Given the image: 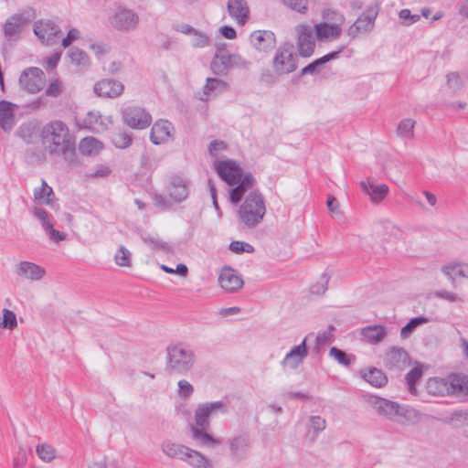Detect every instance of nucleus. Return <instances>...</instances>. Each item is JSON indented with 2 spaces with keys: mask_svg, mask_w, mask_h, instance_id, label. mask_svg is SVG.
Returning <instances> with one entry per match:
<instances>
[{
  "mask_svg": "<svg viewBox=\"0 0 468 468\" xmlns=\"http://www.w3.org/2000/svg\"><path fill=\"white\" fill-rule=\"evenodd\" d=\"M53 194L52 188L47 184L45 180H42V185L39 188L34 190L35 200L40 204H49V197Z\"/></svg>",
  "mask_w": 468,
  "mask_h": 468,
  "instance_id": "37998d69",
  "label": "nucleus"
},
{
  "mask_svg": "<svg viewBox=\"0 0 468 468\" xmlns=\"http://www.w3.org/2000/svg\"><path fill=\"white\" fill-rule=\"evenodd\" d=\"M231 68V58L230 55L216 54L211 61L210 69L216 75H221L228 71Z\"/></svg>",
  "mask_w": 468,
  "mask_h": 468,
  "instance_id": "f704fd0d",
  "label": "nucleus"
},
{
  "mask_svg": "<svg viewBox=\"0 0 468 468\" xmlns=\"http://www.w3.org/2000/svg\"><path fill=\"white\" fill-rule=\"evenodd\" d=\"M17 276L32 282L40 281L46 274V270L31 261H21L16 267Z\"/></svg>",
  "mask_w": 468,
  "mask_h": 468,
  "instance_id": "b1692460",
  "label": "nucleus"
},
{
  "mask_svg": "<svg viewBox=\"0 0 468 468\" xmlns=\"http://www.w3.org/2000/svg\"><path fill=\"white\" fill-rule=\"evenodd\" d=\"M441 272L456 287L459 278L468 279V264L462 261H451L441 267Z\"/></svg>",
  "mask_w": 468,
  "mask_h": 468,
  "instance_id": "393cba45",
  "label": "nucleus"
},
{
  "mask_svg": "<svg viewBox=\"0 0 468 468\" xmlns=\"http://www.w3.org/2000/svg\"><path fill=\"white\" fill-rule=\"evenodd\" d=\"M166 370L175 374L189 372L196 363L195 352L186 346L175 345L166 348Z\"/></svg>",
  "mask_w": 468,
  "mask_h": 468,
  "instance_id": "7ed1b4c3",
  "label": "nucleus"
},
{
  "mask_svg": "<svg viewBox=\"0 0 468 468\" xmlns=\"http://www.w3.org/2000/svg\"><path fill=\"white\" fill-rule=\"evenodd\" d=\"M255 184V178L250 173L242 176L241 179L238 184L232 186L233 187L229 191V200L232 204H238L245 192L252 188Z\"/></svg>",
  "mask_w": 468,
  "mask_h": 468,
  "instance_id": "cd10ccee",
  "label": "nucleus"
},
{
  "mask_svg": "<svg viewBox=\"0 0 468 468\" xmlns=\"http://www.w3.org/2000/svg\"><path fill=\"white\" fill-rule=\"evenodd\" d=\"M46 83L43 70L37 67H30L23 70L19 77V84L28 93L35 94L40 91Z\"/></svg>",
  "mask_w": 468,
  "mask_h": 468,
  "instance_id": "6e6552de",
  "label": "nucleus"
},
{
  "mask_svg": "<svg viewBox=\"0 0 468 468\" xmlns=\"http://www.w3.org/2000/svg\"><path fill=\"white\" fill-rule=\"evenodd\" d=\"M161 449L162 452L169 458L177 459L184 462L187 457V452H189L190 448L183 444L166 440L163 441Z\"/></svg>",
  "mask_w": 468,
  "mask_h": 468,
  "instance_id": "2f4dec72",
  "label": "nucleus"
},
{
  "mask_svg": "<svg viewBox=\"0 0 468 468\" xmlns=\"http://www.w3.org/2000/svg\"><path fill=\"white\" fill-rule=\"evenodd\" d=\"M16 134L22 138L27 144H30L33 138V128L30 124L23 123L16 130Z\"/></svg>",
  "mask_w": 468,
  "mask_h": 468,
  "instance_id": "4d7b16f0",
  "label": "nucleus"
},
{
  "mask_svg": "<svg viewBox=\"0 0 468 468\" xmlns=\"http://www.w3.org/2000/svg\"><path fill=\"white\" fill-rule=\"evenodd\" d=\"M308 356L306 338L298 346H293L281 362L283 368L296 369L303 360Z\"/></svg>",
  "mask_w": 468,
  "mask_h": 468,
  "instance_id": "4be33fe9",
  "label": "nucleus"
},
{
  "mask_svg": "<svg viewBox=\"0 0 468 468\" xmlns=\"http://www.w3.org/2000/svg\"><path fill=\"white\" fill-rule=\"evenodd\" d=\"M266 213L265 200L258 190L250 191L239 208L238 217L248 228H255L263 219Z\"/></svg>",
  "mask_w": 468,
  "mask_h": 468,
  "instance_id": "f03ea898",
  "label": "nucleus"
},
{
  "mask_svg": "<svg viewBox=\"0 0 468 468\" xmlns=\"http://www.w3.org/2000/svg\"><path fill=\"white\" fill-rule=\"evenodd\" d=\"M229 250L232 252L238 253V254H240V253H243V252L251 253V252L254 251V248H253L252 245H250V244H249L247 242L239 241V240L232 241L229 244Z\"/></svg>",
  "mask_w": 468,
  "mask_h": 468,
  "instance_id": "6e6d98bb",
  "label": "nucleus"
},
{
  "mask_svg": "<svg viewBox=\"0 0 468 468\" xmlns=\"http://www.w3.org/2000/svg\"><path fill=\"white\" fill-rule=\"evenodd\" d=\"M429 320L430 319L428 317H424V316H417V317L411 318L409 321V323L401 328V330H400L401 338L402 339L409 338L417 327L428 323Z\"/></svg>",
  "mask_w": 468,
  "mask_h": 468,
  "instance_id": "a19ab883",
  "label": "nucleus"
},
{
  "mask_svg": "<svg viewBox=\"0 0 468 468\" xmlns=\"http://www.w3.org/2000/svg\"><path fill=\"white\" fill-rule=\"evenodd\" d=\"M17 325L16 315L13 311L8 309L3 310V317H0V326L3 328L13 330Z\"/></svg>",
  "mask_w": 468,
  "mask_h": 468,
  "instance_id": "de8ad7c7",
  "label": "nucleus"
},
{
  "mask_svg": "<svg viewBox=\"0 0 468 468\" xmlns=\"http://www.w3.org/2000/svg\"><path fill=\"white\" fill-rule=\"evenodd\" d=\"M167 191L175 202L181 203L189 195V183L183 177L173 176L167 185Z\"/></svg>",
  "mask_w": 468,
  "mask_h": 468,
  "instance_id": "5701e85b",
  "label": "nucleus"
},
{
  "mask_svg": "<svg viewBox=\"0 0 468 468\" xmlns=\"http://www.w3.org/2000/svg\"><path fill=\"white\" fill-rule=\"evenodd\" d=\"M218 283L226 292H233L242 287L243 280L235 270L230 267H225L221 270L218 276Z\"/></svg>",
  "mask_w": 468,
  "mask_h": 468,
  "instance_id": "aec40b11",
  "label": "nucleus"
},
{
  "mask_svg": "<svg viewBox=\"0 0 468 468\" xmlns=\"http://www.w3.org/2000/svg\"><path fill=\"white\" fill-rule=\"evenodd\" d=\"M408 352L399 346L389 347L383 357L384 366L389 370L401 371L409 365Z\"/></svg>",
  "mask_w": 468,
  "mask_h": 468,
  "instance_id": "4468645a",
  "label": "nucleus"
},
{
  "mask_svg": "<svg viewBox=\"0 0 468 468\" xmlns=\"http://www.w3.org/2000/svg\"><path fill=\"white\" fill-rule=\"evenodd\" d=\"M415 121L410 118L403 119L397 128V134L405 139H411L414 135Z\"/></svg>",
  "mask_w": 468,
  "mask_h": 468,
  "instance_id": "79ce46f5",
  "label": "nucleus"
},
{
  "mask_svg": "<svg viewBox=\"0 0 468 468\" xmlns=\"http://www.w3.org/2000/svg\"><path fill=\"white\" fill-rule=\"evenodd\" d=\"M227 8L229 16L239 25H244L250 14L246 0H229Z\"/></svg>",
  "mask_w": 468,
  "mask_h": 468,
  "instance_id": "c85d7f7f",
  "label": "nucleus"
},
{
  "mask_svg": "<svg viewBox=\"0 0 468 468\" xmlns=\"http://www.w3.org/2000/svg\"><path fill=\"white\" fill-rule=\"evenodd\" d=\"M329 355L333 356L339 364L343 366H349L351 361L348 358L346 353L337 347H331L329 350Z\"/></svg>",
  "mask_w": 468,
  "mask_h": 468,
  "instance_id": "13d9d810",
  "label": "nucleus"
},
{
  "mask_svg": "<svg viewBox=\"0 0 468 468\" xmlns=\"http://www.w3.org/2000/svg\"><path fill=\"white\" fill-rule=\"evenodd\" d=\"M368 402L379 416L398 423H403L417 416L416 410L384 398L371 397Z\"/></svg>",
  "mask_w": 468,
  "mask_h": 468,
  "instance_id": "20e7f679",
  "label": "nucleus"
},
{
  "mask_svg": "<svg viewBox=\"0 0 468 468\" xmlns=\"http://www.w3.org/2000/svg\"><path fill=\"white\" fill-rule=\"evenodd\" d=\"M250 40L257 50L264 53L272 50L276 45L275 35L269 30H256L252 32Z\"/></svg>",
  "mask_w": 468,
  "mask_h": 468,
  "instance_id": "6ab92c4d",
  "label": "nucleus"
},
{
  "mask_svg": "<svg viewBox=\"0 0 468 468\" xmlns=\"http://www.w3.org/2000/svg\"><path fill=\"white\" fill-rule=\"evenodd\" d=\"M36 18L35 10L32 7H27L19 13L14 14L8 17L4 25V34L7 39H13L18 37L24 27L28 25Z\"/></svg>",
  "mask_w": 468,
  "mask_h": 468,
  "instance_id": "423d86ee",
  "label": "nucleus"
},
{
  "mask_svg": "<svg viewBox=\"0 0 468 468\" xmlns=\"http://www.w3.org/2000/svg\"><path fill=\"white\" fill-rule=\"evenodd\" d=\"M297 46L299 55L304 58L310 57L313 55L315 48V42L311 27L308 26H300L297 28Z\"/></svg>",
  "mask_w": 468,
  "mask_h": 468,
  "instance_id": "a211bd4d",
  "label": "nucleus"
},
{
  "mask_svg": "<svg viewBox=\"0 0 468 468\" xmlns=\"http://www.w3.org/2000/svg\"><path fill=\"white\" fill-rule=\"evenodd\" d=\"M360 188L363 193L370 197V200L375 203H380L388 195L389 188L386 184L376 185L370 180L362 181Z\"/></svg>",
  "mask_w": 468,
  "mask_h": 468,
  "instance_id": "bb28decb",
  "label": "nucleus"
},
{
  "mask_svg": "<svg viewBox=\"0 0 468 468\" xmlns=\"http://www.w3.org/2000/svg\"><path fill=\"white\" fill-rule=\"evenodd\" d=\"M174 126L166 120H159L154 123L150 132V140L154 144H162L173 139Z\"/></svg>",
  "mask_w": 468,
  "mask_h": 468,
  "instance_id": "dca6fc26",
  "label": "nucleus"
},
{
  "mask_svg": "<svg viewBox=\"0 0 468 468\" xmlns=\"http://www.w3.org/2000/svg\"><path fill=\"white\" fill-rule=\"evenodd\" d=\"M186 463H187L193 468H211L212 465L209 460L201 454L199 452L189 449L187 452V457L185 459Z\"/></svg>",
  "mask_w": 468,
  "mask_h": 468,
  "instance_id": "e433bc0d",
  "label": "nucleus"
},
{
  "mask_svg": "<svg viewBox=\"0 0 468 468\" xmlns=\"http://www.w3.org/2000/svg\"><path fill=\"white\" fill-rule=\"evenodd\" d=\"M117 265L128 267L131 265V252L123 246H121L114 256Z\"/></svg>",
  "mask_w": 468,
  "mask_h": 468,
  "instance_id": "8fccbe9b",
  "label": "nucleus"
},
{
  "mask_svg": "<svg viewBox=\"0 0 468 468\" xmlns=\"http://www.w3.org/2000/svg\"><path fill=\"white\" fill-rule=\"evenodd\" d=\"M230 455L234 460L241 461L248 457L250 448V438L248 434L242 433L229 439V441Z\"/></svg>",
  "mask_w": 468,
  "mask_h": 468,
  "instance_id": "f3484780",
  "label": "nucleus"
},
{
  "mask_svg": "<svg viewBox=\"0 0 468 468\" xmlns=\"http://www.w3.org/2000/svg\"><path fill=\"white\" fill-rule=\"evenodd\" d=\"M37 453L45 462H50L55 458V450L48 444L37 445Z\"/></svg>",
  "mask_w": 468,
  "mask_h": 468,
  "instance_id": "3c124183",
  "label": "nucleus"
},
{
  "mask_svg": "<svg viewBox=\"0 0 468 468\" xmlns=\"http://www.w3.org/2000/svg\"><path fill=\"white\" fill-rule=\"evenodd\" d=\"M178 394L183 399H188L194 393L193 386L186 379L179 380L177 383Z\"/></svg>",
  "mask_w": 468,
  "mask_h": 468,
  "instance_id": "680f3d73",
  "label": "nucleus"
},
{
  "mask_svg": "<svg viewBox=\"0 0 468 468\" xmlns=\"http://www.w3.org/2000/svg\"><path fill=\"white\" fill-rule=\"evenodd\" d=\"M435 297L446 300L450 303H462L463 299L460 295L447 290H439L434 292Z\"/></svg>",
  "mask_w": 468,
  "mask_h": 468,
  "instance_id": "052dcab7",
  "label": "nucleus"
},
{
  "mask_svg": "<svg viewBox=\"0 0 468 468\" xmlns=\"http://www.w3.org/2000/svg\"><path fill=\"white\" fill-rule=\"evenodd\" d=\"M378 11L376 6H369L347 29V35L356 38L358 34L373 30Z\"/></svg>",
  "mask_w": 468,
  "mask_h": 468,
  "instance_id": "1a4fd4ad",
  "label": "nucleus"
},
{
  "mask_svg": "<svg viewBox=\"0 0 468 468\" xmlns=\"http://www.w3.org/2000/svg\"><path fill=\"white\" fill-rule=\"evenodd\" d=\"M63 86L60 80H55L51 81L46 90V95L52 98H58L61 95Z\"/></svg>",
  "mask_w": 468,
  "mask_h": 468,
  "instance_id": "e2e57ef3",
  "label": "nucleus"
},
{
  "mask_svg": "<svg viewBox=\"0 0 468 468\" xmlns=\"http://www.w3.org/2000/svg\"><path fill=\"white\" fill-rule=\"evenodd\" d=\"M207 428L190 425L191 438L197 447L214 448L219 444V441L206 431Z\"/></svg>",
  "mask_w": 468,
  "mask_h": 468,
  "instance_id": "c756f323",
  "label": "nucleus"
},
{
  "mask_svg": "<svg viewBox=\"0 0 468 468\" xmlns=\"http://www.w3.org/2000/svg\"><path fill=\"white\" fill-rule=\"evenodd\" d=\"M314 32L319 41H333L342 34V28L337 25H331L328 22H323L314 26Z\"/></svg>",
  "mask_w": 468,
  "mask_h": 468,
  "instance_id": "7c9ffc66",
  "label": "nucleus"
},
{
  "mask_svg": "<svg viewBox=\"0 0 468 468\" xmlns=\"http://www.w3.org/2000/svg\"><path fill=\"white\" fill-rule=\"evenodd\" d=\"M124 86L118 80L103 79L98 81L93 88L96 95L103 98H117L122 94Z\"/></svg>",
  "mask_w": 468,
  "mask_h": 468,
  "instance_id": "412c9836",
  "label": "nucleus"
},
{
  "mask_svg": "<svg viewBox=\"0 0 468 468\" xmlns=\"http://www.w3.org/2000/svg\"><path fill=\"white\" fill-rule=\"evenodd\" d=\"M297 60L292 44L283 43L277 48L272 58L273 71L279 76L292 73L297 69Z\"/></svg>",
  "mask_w": 468,
  "mask_h": 468,
  "instance_id": "39448f33",
  "label": "nucleus"
},
{
  "mask_svg": "<svg viewBox=\"0 0 468 468\" xmlns=\"http://www.w3.org/2000/svg\"><path fill=\"white\" fill-rule=\"evenodd\" d=\"M324 65L321 58H317L312 63L308 64L306 67L302 69V75H314L320 72V68Z\"/></svg>",
  "mask_w": 468,
  "mask_h": 468,
  "instance_id": "774afa93",
  "label": "nucleus"
},
{
  "mask_svg": "<svg viewBox=\"0 0 468 468\" xmlns=\"http://www.w3.org/2000/svg\"><path fill=\"white\" fill-rule=\"evenodd\" d=\"M362 339L370 344L377 345L387 336V330L383 325H368L361 330Z\"/></svg>",
  "mask_w": 468,
  "mask_h": 468,
  "instance_id": "473e14b6",
  "label": "nucleus"
},
{
  "mask_svg": "<svg viewBox=\"0 0 468 468\" xmlns=\"http://www.w3.org/2000/svg\"><path fill=\"white\" fill-rule=\"evenodd\" d=\"M329 278L326 274H322L316 283L313 284L310 291L313 294L321 295L325 292L328 288Z\"/></svg>",
  "mask_w": 468,
  "mask_h": 468,
  "instance_id": "603ef678",
  "label": "nucleus"
},
{
  "mask_svg": "<svg viewBox=\"0 0 468 468\" xmlns=\"http://www.w3.org/2000/svg\"><path fill=\"white\" fill-rule=\"evenodd\" d=\"M44 230L48 234L49 239L55 242L62 241L66 239V234L59 230L55 229L53 223H51L50 225H47V228L44 229Z\"/></svg>",
  "mask_w": 468,
  "mask_h": 468,
  "instance_id": "338daca9",
  "label": "nucleus"
},
{
  "mask_svg": "<svg viewBox=\"0 0 468 468\" xmlns=\"http://www.w3.org/2000/svg\"><path fill=\"white\" fill-rule=\"evenodd\" d=\"M112 142L117 148L125 149L132 144L133 137L127 132L119 131L112 133Z\"/></svg>",
  "mask_w": 468,
  "mask_h": 468,
  "instance_id": "c03bdc74",
  "label": "nucleus"
},
{
  "mask_svg": "<svg viewBox=\"0 0 468 468\" xmlns=\"http://www.w3.org/2000/svg\"><path fill=\"white\" fill-rule=\"evenodd\" d=\"M102 144L94 137L83 138L79 145L80 152L84 155H96L102 149Z\"/></svg>",
  "mask_w": 468,
  "mask_h": 468,
  "instance_id": "c9c22d12",
  "label": "nucleus"
},
{
  "mask_svg": "<svg viewBox=\"0 0 468 468\" xmlns=\"http://www.w3.org/2000/svg\"><path fill=\"white\" fill-rule=\"evenodd\" d=\"M429 394L433 396H448L449 388L446 378H430L426 386Z\"/></svg>",
  "mask_w": 468,
  "mask_h": 468,
  "instance_id": "72a5a7b5",
  "label": "nucleus"
},
{
  "mask_svg": "<svg viewBox=\"0 0 468 468\" xmlns=\"http://www.w3.org/2000/svg\"><path fill=\"white\" fill-rule=\"evenodd\" d=\"M334 330L335 326L333 324H329L327 330L319 332L316 336V344L324 345L330 342L333 338L332 333Z\"/></svg>",
  "mask_w": 468,
  "mask_h": 468,
  "instance_id": "0e129e2a",
  "label": "nucleus"
},
{
  "mask_svg": "<svg viewBox=\"0 0 468 468\" xmlns=\"http://www.w3.org/2000/svg\"><path fill=\"white\" fill-rule=\"evenodd\" d=\"M17 105L7 101H0V128L9 133L16 124L15 110Z\"/></svg>",
  "mask_w": 468,
  "mask_h": 468,
  "instance_id": "a878e982",
  "label": "nucleus"
},
{
  "mask_svg": "<svg viewBox=\"0 0 468 468\" xmlns=\"http://www.w3.org/2000/svg\"><path fill=\"white\" fill-rule=\"evenodd\" d=\"M218 412L222 414L228 413V406L222 400L198 404L195 410L194 426L200 428H209L210 417Z\"/></svg>",
  "mask_w": 468,
  "mask_h": 468,
  "instance_id": "0eeeda50",
  "label": "nucleus"
},
{
  "mask_svg": "<svg viewBox=\"0 0 468 468\" xmlns=\"http://www.w3.org/2000/svg\"><path fill=\"white\" fill-rule=\"evenodd\" d=\"M215 169L219 177L229 186L238 184L243 176L242 168L237 162L230 159L216 162Z\"/></svg>",
  "mask_w": 468,
  "mask_h": 468,
  "instance_id": "9b49d317",
  "label": "nucleus"
},
{
  "mask_svg": "<svg viewBox=\"0 0 468 468\" xmlns=\"http://www.w3.org/2000/svg\"><path fill=\"white\" fill-rule=\"evenodd\" d=\"M448 396L468 400V376L460 373H451L447 376Z\"/></svg>",
  "mask_w": 468,
  "mask_h": 468,
  "instance_id": "2eb2a0df",
  "label": "nucleus"
},
{
  "mask_svg": "<svg viewBox=\"0 0 468 468\" xmlns=\"http://www.w3.org/2000/svg\"><path fill=\"white\" fill-rule=\"evenodd\" d=\"M326 427V421L321 416H311L309 418L307 436L314 441L318 434L322 432Z\"/></svg>",
  "mask_w": 468,
  "mask_h": 468,
  "instance_id": "58836bf2",
  "label": "nucleus"
},
{
  "mask_svg": "<svg viewBox=\"0 0 468 468\" xmlns=\"http://www.w3.org/2000/svg\"><path fill=\"white\" fill-rule=\"evenodd\" d=\"M422 370L420 367H413L406 375V381L409 386V390L411 394L417 393L416 382L421 378Z\"/></svg>",
  "mask_w": 468,
  "mask_h": 468,
  "instance_id": "49530a36",
  "label": "nucleus"
},
{
  "mask_svg": "<svg viewBox=\"0 0 468 468\" xmlns=\"http://www.w3.org/2000/svg\"><path fill=\"white\" fill-rule=\"evenodd\" d=\"M85 122L89 125H100V126L102 127V129H106L107 128V124H105L103 122L102 117H101V115L100 114L99 112H90L87 114Z\"/></svg>",
  "mask_w": 468,
  "mask_h": 468,
  "instance_id": "69168bd1",
  "label": "nucleus"
},
{
  "mask_svg": "<svg viewBox=\"0 0 468 468\" xmlns=\"http://www.w3.org/2000/svg\"><path fill=\"white\" fill-rule=\"evenodd\" d=\"M68 56L71 63L80 69L87 68L90 65V58L87 53L78 48H70Z\"/></svg>",
  "mask_w": 468,
  "mask_h": 468,
  "instance_id": "ea45409f",
  "label": "nucleus"
},
{
  "mask_svg": "<svg viewBox=\"0 0 468 468\" xmlns=\"http://www.w3.org/2000/svg\"><path fill=\"white\" fill-rule=\"evenodd\" d=\"M466 76H460L457 72H452L447 75V84L453 91L460 90L466 80Z\"/></svg>",
  "mask_w": 468,
  "mask_h": 468,
  "instance_id": "09e8293b",
  "label": "nucleus"
},
{
  "mask_svg": "<svg viewBox=\"0 0 468 468\" xmlns=\"http://www.w3.org/2000/svg\"><path fill=\"white\" fill-rule=\"evenodd\" d=\"M226 88L227 84L225 81L216 78H207L203 87V92L205 95H209L212 91H222Z\"/></svg>",
  "mask_w": 468,
  "mask_h": 468,
  "instance_id": "a18cd8bd",
  "label": "nucleus"
},
{
  "mask_svg": "<svg viewBox=\"0 0 468 468\" xmlns=\"http://www.w3.org/2000/svg\"><path fill=\"white\" fill-rule=\"evenodd\" d=\"M364 379L376 388L384 387L388 382L387 376L376 367L369 369L363 374Z\"/></svg>",
  "mask_w": 468,
  "mask_h": 468,
  "instance_id": "4c0bfd02",
  "label": "nucleus"
},
{
  "mask_svg": "<svg viewBox=\"0 0 468 468\" xmlns=\"http://www.w3.org/2000/svg\"><path fill=\"white\" fill-rule=\"evenodd\" d=\"M192 35V46L194 48H205L209 45V37L203 32L196 29Z\"/></svg>",
  "mask_w": 468,
  "mask_h": 468,
  "instance_id": "bf43d9fd",
  "label": "nucleus"
},
{
  "mask_svg": "<svg viewBox=\"0 0 468 468\" xmlns=\"http://www.w3.org/2000/svg\"><path fill=\"white\" fill-rule=\"evenodd\" d=\"M282 2L291 9L301 14H305L308 9L307 0H282Z\"/></svg>",
  "mask_w": 468,
  "mask_h": 468,
  "instance_id": "5fc2aeb1",
  "label": "nucleus"
},
{
  "mask_svg": "<svg viewBox=\"0 0 468 468\" xmlns=\"http://www.w3.org/2000/svg\"><path fill=\"white\" fill-rule=\"evenodd\" d=\"M122 119L126 125L133 129L143 130L150 126L152 116L144 109L129 106L122 112Z\"/></svg>",
  "mask_w": 468,
  "mask_h": 468,
  "instance_id": "9d476101",
  "label": "nucleus"
},
{
  "mask_svg": "<svg viewBox=\"0 0 468 468\" xmlns=\"http://www.w3.org/2000/svg\"><path fill=\"white\" fill-rule=\"evenodd\" d=\"M324 16L327 19L326 22L331 25H337V27L341 28L346 21L344 15L335 10H327L324 12Z\"/></svg>",
  "mask_w": 468,
  "mask_h": 468,
  "instance_id": "864d4df0",
  "label": "nucleus"
},
{
  "mask_svg": "<svg viewBox=\"0 0 468 468\" xmlns=\"http://www.w3.org/2000/svg\"><path fill=\"white\" fill-rule=\"evenodd\" d=\"M139 20V16L132 9L120 7L112 16L111 24L119 31H131L137 27Z\"/></svg>",
  "mask_w": 468,
  "mask_h": 468,
  "instance_id": "f8f14e48",
  "label": "nucleus"
},
{
  "mask_svg": "<svg viewBox=\"0 0 468 468\" xmlns=\"http://www.w3.org/2000/svg\"><path fill=\"white\" fill-rule=\"evenodd\" d=\"M34 33L42 43L51 46L58 41L61 31L54 22L39 20L34 24Z\"/></svg>",
  "mask_w": 468,
  "mask_h": 468,
  "instance_id": "ddd939ff",
  "label": "nucleus"
},
{
  "mask_svg": "<svg viewBox=\"0 0 468 468\" xmlns=\"http://www.w3.org/2000/svg\"><path fill=\"white\" fill-rule=\"evenodd\" d=\"M42 144L50 155H61L71 160L75 154V143L68 126L61 121H52L41 130Z\"/></svg>",
  "mask_w": 468,
  "mask_h": 468,
  "instance_id": "f257e3e1",
  "label": "nucleus"
}]
</instances>
